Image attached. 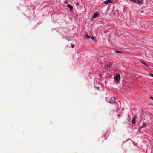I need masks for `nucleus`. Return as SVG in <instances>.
Returning <instances> with one entry per match:
<instances>
[{
    "instance_id": "nucleus-19",
    "label": "nucleus",
    "mask_w": 153,
    "mask_h": 153,
    "mask_svg": "<svg viewBox=\"0 0 153 153\" xmlns=\"http://www.w3.org/2000/svg\"><path fill=\"white\" fill-rule=\"evenodd\" d=\"M79 4V3H77V4H76V5H78Z\"/></svg>"
},
{
    "instance_id": "nucleus-11",
    "label": "nucleus",
    "mask_w": 153,
    "mask_h": 153,
    "mask_svg": "<svg viewBox=\"0 0 153 153\" xmlns=\"http://www.w3.org/2000/svg\"><path fill=\"white\" fill-rule=\"evenodd\" d=\"M146 124L145 123H143L142 125V127L143 128H144L146 127Z\"/></svg>"
},
{
    "instance_id": "nucleus-14",
    "label": "nucleus",
    "mask_w": 153,
    "mask_h": 153,
    "mask_svg": "<svg viewBox=\"0 0 153 153\" xmlns=\"http://www.w3.org/2000/svg\"><path fill=\"white\" fill-rule=\"evenodd\" d=\"M115 52L116 53H122V52L120 51H115Z\"/></svg>"
},
{
    "instance_id": "nucleus-2",
    "label": "nucleus",
    "mask_w": 153,
    "mask_h": 153,
    "mask_svg": "<svg viewBox=\"0 0 153 153\" xmlns=\"http://www.w3.org/2000/svg\"><path fill=\"white\" fill-rule=\"evenodd\" d=\"M134 2L138 4H143V0H131Z\"/></svg>"
},
{
    "instance_id": "nucleus-20",
    "label": "nucleus",
    "mask_w": 153,
    "mask_h": 153,
    "mask_svg": "<svg viewBox=\"0 0 153 153\" xmlns=\"http://www.w3.org/2000/svg\"><path fill=\"white\" fill-rule=\"evenodd\" d=\"M120 114H118V115H117V116H118V117H119V116H120Z\"/></svg>"
},
{
    "instance_id": "nucleus-12",
    "label": "nucleus",
    "mask_w": 153,
    "mask_h": 153,
    "mask_svg": "<svg viewBox=\"0 0 153 153\" xmlns=\"http://www.w3.org/2000/svg\"><path fill=\"white\" fill-rule=\"evenodd\" d=\"M141 62L143 64H144L145 65H146V66H147V67H148V65H147L145 63H144L143 62V61H141Z\"/></svg>"
},
{
    "instance_id": "nucleus-7",
    "label": "nucleus",
    "mask_w": 153,
    "mask_h": 153,
    "mask_svg": "<svg viewBox=\"0 0 153 153\" xmlns=\"http://www.w3.org/2000/svg\"><path fill=\"white\" fill-rule=\"evenodd\" d=\"M67 6L70 9L71 11L73 10V7L72 5L70 4H68L67 5Z\"/></svg>"
},
{
    "instance_id": "nucleus-3",
    "label": "nucleus",
    "mask_w": 153,
    "mask_h": 153,
    "mask_svg": "<svg viewBox=\"0 0 153 153\" xmlns=\"http://www.w3.org/2000/svg\"><path fill=\"white\" fill-rule=\"evenodd\" d=\"M115 98L114 97H113L111 99V100L110 101V103H114V104L115 103Z\"/></svg>"
},
{
    "instance_id": "nucleus-17",
    "label": "nucleus",
    "mask_w": 153,
    "mask_h": 153,
    "mask_svg": "<svg viewBox=\"0 0 153 153\" xmlns=\"http://www.w3.org/2000/svg\"><path fill=\"white\" fill-rule=\"evenodd\" d=\"M150 98L151 99H152L153 100V97H150Z\"/></svg>"
},
{
    "instance_id": "nucleus-6",
    "label": "nucleus",
    "mask_w": 153,
    "mask_h": 153,
    "mask_svg": "<svg viewBox=\"0 0 153 153\" xmlns=\"http://www.w3.org/2000/svg\"><path fill=\"white\" fill-rule=\"evenodd\" d=\"M113 2L111 0H107L105 1L104 2L105 4H108L110 3H112Z\"/></svg>"
},
{
    "instance_id": "nucleus-21",
    "label": "nucleus",
    "mask_w": 153,
    "mask_h": 153,
    "mask_svg": "<svg viewBox=\"0 0 153 153\" xmlns=\"http://www.w3.org/2000/svg\"><path fill=\"white\" fill-rule=\"evenodd\" d=\"M98 89H99V87H98Z\"/></svg>"
},
{
    "instance_id": "nucleus-10",
    "label": "nucleus",
    "mask_w": 153,
    "mask_h": 153,
    "mask_svg": "<svg viewBox=\"0 0 153 153\" xmlns=\"http://www.w3.org/2000/svg\"><path fill=\"white\" fill-rule=\"evenodd\" d=\"M112 65H113V64L112 63L109 62L108 64V66L110 68L112 67Z\"/></svg>"
},
{
    "instance_id": "nucleus-18",
    "label": "nucleus",
    "mask_w": 153,
    "mask_h": 153,
    "mask_svg": "<svg viewBox=\"0 0 153 153\" xmlns=\"http://www.w3.org/2000/svg\"><path fill=\"white\" fill-rule=\"evenodd\" d=\"M68 3V1H66V4Z\"/></svg>"
},
{
    "instance_id": "nucleus-5",
    "label": "nucleus",
    "mask_w": 153,
    "mask_h": 153,
    "mask_svg": "<svg viewBox=\"0 0 153 153\" xmlns=\"http://www.w3.org/2000/svg\"><path fill=\"white\" fill-rule=\"evenodd\" d=\"M136 118V116L135 115L133 117L132 121V123L133 124H134L135 123V120Z\"/></svg>"
},
{
    "instance_id": "nucleus-8",
    "label": "nucleus",
    "mask_w": 153,
    "mask_h": 153,
    "mask_svg": "<svg viewBox=\"0 0 153 153\" xmlns=\"http://www.w3.org/2000/svg\"><path fill=\"white\" fill-rule=\"evenodd\" d=\"M91 38L92 39V40L94 42H96V40L95 37H91Z\"/></svg>"
},
{
    "instance_id": "nucleus-16",
    "label": "nucleus",
    "mask_w": 153,
    "mask_h": 153,
    "mask_svg": "<svg viewBox=\"0 0 153 153\" xmlns=\"http://www.w3.org/2000/svg\"><path fill=\"white\" fill-rule=\"evenodd\" d=\"M105 67H108V64H106L105 65Z\"/></svg>"
},
{
    "instance_id": "nucleus-4",
    "label": "nucleus",
    "mask_w": 153,
    "mask_h": 153,
    "mask_svg": "<svg viewBox=\"0 0 153 153\" xmlns=\"http://www.w3.org/2000/svg\"><path fill=\"white\" fill-rule=\"evenodd\" d=\"M99 14L98 13H95L93 16L92 19H94L96 17H98L99 16Z\"/></svg>"
},
{
    "instance_id": "nucleus-9",
    "label": "nucleus",
    "mask_w": 153,
    "mask_h": 153,
    "mask_svg": "<svg viewBox=\"0 0 153 153\" xmlns=\"http://www.w3.org/2000/svg\"><path fill=\"white\" fill-rule=\"evenodd\" d=\"M91 37H90L87 34L85 36L84 38L85 39L86 38H91Z\"/></svg>"
},
{
    "instance_id": "nucleus-13",
    "label": "nucleus",
    "mask_w": 153,
    "mask_h": 153,
    "mask_svg": "<svg viewBox=\"0 0 153 153\" xmlns=\"http://www.w3.org/2000/svg\"><path fill=\"white\" fill-rule=\"evenodd\" d=\"M149 75L153 77V74L152 73H149Z\"/></svg>"
},
{
    "instance_id": "nucleus-15",
    "label": "nucleus",
    "mask_w": 153,
    "mask_h": 153,
    "mask_svg": "<svg viewBox=\"0 0 153 153\" xmlns=\"http://www.w3.org/2000/svg\"><path fill=\"white\" fill-rule=\"evenodd\" d=\"M71 47H72L73 48H74V47H75V45H72V44H71Z\"/></svg>"
},
{
    "instance_id": "nucleus-1",
    "label": "nucleus",
    "mask_w": 153,
    "mask_h": 153,
    "mask_svg": "<svg viewBox=\"0 0 153 153\" xmlns=\"http://www.w3.org/2000/svg\"><path fill=\"white\" fill-rule=\"evenodd\" d=\"M114 79L116 81H118L120 79V76L119 74H117L114 77Z\"/></svg>"
}]
</instances>
